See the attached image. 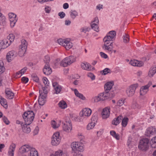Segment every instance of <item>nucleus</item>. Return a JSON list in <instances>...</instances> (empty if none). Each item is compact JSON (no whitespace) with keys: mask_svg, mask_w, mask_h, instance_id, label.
<instances>
[{"mask_svg":"<svg viewBox=\"0 0 156 156\" xmlns=\"http://www.w3.org/2000/svg\"><path fill=\"white\" fill-rule=\"evenodd\" d=\"M34 114L32 111L25 112L23 115V117L26 124L30 125L33 121Z\"/></svg>","mask_w":156,"mask_h":156,"instance_id":"nucleus-1","label":"nucleus"},{"mask_svg":"<svg viewBox=\"0 0 156 156\" xmlns=\"http://www.w3.org/2000/svg\"><path fill=\"white\" fill-rule=\"evenodd\" d=\"M76 61V58L73 56H70L65 58L60 63L61 66L65 67L69 66Z\"/></svg>","mask_w":156,"mask_h":156,"instance_id":"nucleus-2","label":"nucleus"},{"mask_svg":"<svg viewBox=\"0 0 156 156\" xmlns=\"http://www.w3.org/2000/svg\"><path fill=\"white\" fill-rule=\"evenodd\" d=\"M57 42L59 45L64 47L67 50L71 48L73 46L72 43L68 39L59 38L57 40Z\"/></svg>","mask_w":156,"mask_h":156,"instance_id":"nucleus-3","label":"nucleus"},{"mask_svg":"<svg viewBox=\"0 0 156 156\" xmlns=\"http://www.w3.org/2000/svg\"><path fill=\"white\" fill-rule=\"evenodd\" d=\"M27 43L24 39H22L21 41V44L19 46V55L22 57L25 54L26 51L27 47Z\"/></svg>","mask_w":156,"mask_h":156,"instance_id":"nucleus-4","label":"nucleus"},{"mask_svg":"<svg viewBox=\"0 0 156 156\" xmlns=\"http://www.w3.org/2000/svg\"><path fill=\"white\" fill-rule=\"evenodd\" d=\"M149 140L147 138H144L141 140L138 146L139 148L142 150L146 151L149 147Z\"/></svg>","mask_w":156,"mask_h":156,"instance_id":"nucleus-5","label":"nucleus"},{"mask_svg":"<svg viewBox=\"0 0 156 156\" xmlns=\"http://www.w3.org/2000/svg\"><path fill=\"white\" fill-rule=\"evenodd\" d=\"M60 141L59 133L58 132L54 133L52 137L51 144L53 146H57L59 144Z\"/></svg>","mask_w":156,"mask_h":156,"instance_id":"nucleus-6","label":"nucleus"},{"mask_svg":"<svg viewBox=\"0 0 156 156\" xmlns=\"http://www.w3.org/2000/svg\"><path fill=\"white\" fill-rule=\"evenodd\" d=\"M138 86V84L136 83L130 86L126 90L127 95L129 97L133 96L135 94L136 89Z\"/></svg>","mask_w":156,"mask_h":156,"instance_id":"nucleus-7","label":"nucleus"},{"mask_svg":"<svg viewBox=\"0 0 156 156\" xmlns=\"http://www.w3.org/2000/svg\"><path fill=\"white\" fill-rule=\"evenodd\" d=\"M62 128L65 132L69 133L72 129V125L70 120H66L62 122Z\"/></svg>","mask_w":156,"mask_h":156,"instance_id":"nucleus-8","label":"nucleus"},{"mask_svg":"<svg viewBox=\"0 0 156 156\" xmlns=\"http://www.w3.org/2000/svg\"><path fill=\"white\" fill-rule=\"evenodd\" d=\"M16 122V124H20L21 126L22 130L23 132L27 133L30 132L31 129L28 126L29 125L26 124V123L23 124V122L19 120H17Z\"/></svg>","mask_w":156,"mask_h":156,"instance_id":"nucleus-9","label":"nucleus"},{"mask_svg":"<svg viewBox=\"0 0 156 156\" xmlns=\"http://www.w3.org/2000/svg\"><path fill=\"white\" fill-rule=\"evenodd\" d=\"M8 15L10 21V26L12 27H13L18 20L16 17V15L13 13H9Z\"/></svg>","mask_w":156,"mask_h":156,"instance_id":"nucleus-10","label":"nucleus"},{"mask_svg":"<svg viewBox=\"0 0 156 156\" xmlns=\"http://www.w3.org/2000/svg\"><path fill=\"white\" fill-rule=\"evenodd\" d=\"M72 153L73 156H78V142H74L71 144Z\"/></svg>","mask_w":156,"mask_h":156,"instance_id":"nucleus-11","label":"nucleus"},{"mask_svg":"<svg viewBox=\"0 0 156 156\" xmlns=\"http://www.w3.org/2000/svg\"><path fill=\"white\" fill-rule=\"evenodd\" d=\"M17 53L14 50H12L9 51L6 55L7 59L8 62H10L16 57Z\"/></svg>","mask_w":156,"mask_h":156,"instance_id":"nucleus-12","label":"nucleus"},{"mask_svg":"<svg viewBox=\"0 0 156 156\" xmlns=\"http://www.w3.org/2000/svg\"><path fill=\"white\" fill-rule=\"evenodd\" d=\"M92 111L89 108H85L82 109L80 112V115H83L86 117H89L91 115Z\"/></svg>","mask_w":156,"mask_h":156,"instance_id":"nucleus-13","label":"nucleus"},{"mask_svg":"<svg viewBox=\"0 0 156 156\" xmlns=\"http://www.w3.org/2000/svg\"><path fill=\"white\" fill-rule=\"evenodd\" d=\"M110 108L109 106L104 108L101 113L102 117L103 119L107 118L109 116Z\"/></svg>","mask_w":156,"mask_h":156,"instance_id":"nucleus-14","label":"nucleus"},{"mask_svg":"<svg viewBox=\"0 0 156 156\" xmlns=\"http://www.w3.org/2000/svg\"><path fill=\"white\" fill-rule=\"evenodd\" d=\"M52 85L54 88V93L56 94L60 93L62 89V86L56 82L53 83Z\"/></svg>","mask_w":156,"mask_h":156,"instance_id":"nucleus-15","label":"nucleus"},{"mask_svg":"<svg viewBox=\"0 0 156 156\" xmlns=\"http://www.w3.org/2000/svg\"><path fill=\"white\" fill-rule=\"evenodd\" d=\"M81 66L83 69L88 71H92L95 69L94 67H93L89 63L87 62L81 63Z\"/></svg>","mask_w":156,"mask_h":156,"instance_id":"nucleus-16","label":"nucleus"},{"mask_svg":"<svg viewBox=\"0 0 156 156\" xmlns=\"http://www.w3.org/2000/svg\"><path fill=\"white\" fill-rule=\"evenodd\" d=\"M40 90H39L40 96L38 99V103L40 105L42 106L44 105L46 102V95H43L42 92H40Z\"/></svg>","mask_w":156,"mask_h":156,"instance_id":"nucleus-17","label":"nucleus"},{"mask_svg":"<svg viewBox=\"0 0 156 156\" xmlns=\"http://www.w3.org/2000/svg\"><path fill=\"white\" fill-rule=\"evenodd\" d=\"M129 64L133 66L140 67L144 65V63L142 62L136 60H131L129 62Z\"/></svg>","mask_w":156,"mask_h":156,"instance_id":"nucleus-18","label":"nucleus"},{"mask_svg":"<svg viewBox=\"0 0 156 156\" xmlns=\"http://www.w3.org/2000/svg\"><path fill=\"white\" fill-rule=\"evenodd\" d=\"M32 148H34L28 145H25L21 147L20 149V151L22 153H23L29 151L30 152Z\"/></svg>","mask_w":156,"mask_h":156,"instance_id":"nucleus-19","label":"nucleus"},{"mask_svg":"<svg viewBox=\"0 0 156 156\" xmlns=\"http://www.w3.org/2000/svg\"><path fill=\"white\" fill-rule=\"evenodd\" d=\"M113 85L114 82L113 81L108 82L105 85V91L108 93L110 90L112 89Z\"/></svg>","mask_w":156,"mask_h":156,"instance_id":"nucleus-20","label":"nucleus"},{"mask_svg":"<svg viewBox=\"0 0 156 156\" xmlns=\"http://www.w3.org/2000/svg\"><path fill=\"white\" fill-rule=\"evenodd\" d=\"M155 128L153 127L148 128L146 130L145 135L147 136H150L151 135L155 134Z\"/></svg>","mask_w":156,"mask_h":156,"instance_id":"nucleus-21","label":"nucleus"},{"mask_svg":"<svg viewBox=\"0 0 156 156\" xmlns=\"http://www.w3.org/2000/svg\"><path fill=\"white\" fill-rule=\"evenodd\" d=\"M44 73L46 75H49L51 74L52 70L48 64H45L43 69Z\"/></svg>","mask_w":156,"mask_h":156,"instance_id":"nucleus-22","label":"nucleus"},{"mask_svg":"<svg viewBox=\"0 0 156 156\" xmlns=\"http://www.w3.org/2000/svg\"><path fill=\"white\" fill-rule=\"evenodd\" d=\"M107 43L104 44L102 47V48L105 50H107L108 51L111 52V53L113 49V42H111L109 45H107Z\"/></svg>","mask_w":156,"mask_h":156,"instance_id":"nucleus-23","label":"nucleus"},{"mask_svg":"<svg viewBox=\"0 0 156 156\" xmlns=\"http://www.w3.org/2000/svg\"><path fill=\"white\" fill-rule=\"evenodd\" d=\"M149 91V89L145 86H142L140 89V96H144Z\"/></svg>","mask_w":156,"mask_h":156,"instance_id":"nucleus-24","label":"nucleus"},{"mask_svg":"<svg viewBox=\"0 0 156 156\" xmlns=\"http://www.w3.org/2000/svg\"><path fill=\"white\" fill-rule=\"evenodd\" d=\"M9 46V41L7 40L0 41V50L6 48Z\"/></svg>","mask_w":156,"mask_h":156,"instance_id":"nucleus-25","label":"nucleus"},{"mask_svg":"<svg viewBox=\"0 0 156 156\" xmlns=\"http://www.w3.org/2000/svg\"><path fill=\"white\" fill-rule=\"evenodd\" d=\"M15 148L16 145L12 143L10 145L8 152V155L9 156H14V152L15 151Z\"/></svg>","mask_w":156,"mask_h":156,"instance_id":"nucleus-26","label":"nucleus"},{"mask_svg":"<svg viewBox=\"0 0 156 156\" xmlns=\"http://www.w3.org/2000/svg\"><path fill=\"white\" fill-rule=\"evenodd\" d=\"M99 94L101 101H104L109 98L108 93L105 91V92L101 93Z\"/></svg>","mask_w":156,"mask_h":156,"instance_id":"nucleus-27","label":"nucleus"},{"mask_svg":"<svg viewBox=\"0 0 156 156\" xmlns=\"http://www.w3.org/2000/svg\"><path fill=\"white\" fill-rule=\"evenodd\" d=\"M123 117L122 115H119L117 118H115L112 121V123L113 125H117L121 122Z\"/></svg>","mask_w":156,"mask_h":156,"instance_id":"nucleus-28","label":"nucleus"},{"mask_svg":"<svg viewBox=\"0 0 156 156\" xmlns=\"http://www.w3.org/2000/svg\"><path fill=\"white\" fill-rule=\"evenodd\" d=\"M79 143L81 144L83 146V143H85V141L84 136L81 134L80 135L79 134ZM80 147V148L82 149H83V146Z\"/></svg>","mask_w":156,"mask_h":156,"instance_id":"nucleus-29","label":"nucleus"},{"mask_svg":"<svg viewBox=\"0 0 156 156\" xmlns=\"http://www.w3.org/2000/svg\"><path fill=\"white\" fill-rule=\"evenodd\" d=\"M5 93L6 97L7 98L9 99H12L13 98L14 94L12 91L8 90H5Z\"/></svg>","mask_w":156,"mask_h":156,"instance_id":"nucleus-30","label":"nucleus"},{"mask_svg":"<svg viewBox=\"0 0 156 156\" xmlns=\"http://www.w3.org/2000/svg\"><path fill=\"white\" fill-rule=\"evenodd\" d=\"M61 121L57 122L54 120H53L51 122V126L54 129H56L58 128L60 125Z\"/></svg>","mask_w":156,"mask_h":156,"instance_id":"nucleus-31","label":"nucleus"},{"mask_svg":"<svg viewBox=\"0 0 156 156\" xmlns=\"http://www.w3.org/2000/svg\"><path fill=\"white\" fill-rule=\"evenodd\" d=\"M156 73V67L151 68L149 71L148 76L150 77H152Z\"/></svg>","mask_w":156,"mask_h":156,"instance_id":"nucleus-32","label":"nucleus"},{"mask_svg":"<svg viewBox=\"0 0 156 156\" xmlns=\"http://www.w3.org/2000/svg\"><path fill=\"white\" fill-rule=\"evenodd\" d=\"M15 36L13 34H9L7 37V39L9 41V45L13 42L15 39Z\"/></svg>","mask_w":156,"mask_h":156,"instance_id":"nucleus-33","label":"nucleus"},{"mask_svg":"<svg viewBox=\"0 0 156 156\" xmlns=\"http://www.w3.org/2000/svg\"><path fill=\"white\" fill-rule=\"evenodd\" d=\"M5 17L0 13V25L4 26L5 24Z\"/></svg>","mask_w":156,"mask_h":156,"instance_id":"nucleus-34","label":"nucleus"},{"mask_svg":"<svg viewBox=\"0 0 156 156\" xmlns=\"http://www.w3.org/2000/svg\"><path fill=\"white\" fill-rule=\"evenodd\" d=\"M151 146L153 148H156V136L153 138L150 141Z\"/></svg>","mask_w":156,"mask_h":156,"instance_id":"nucleus-35","label":"nucleus"},{"mask_svg":"<svg viewBox=\"0 0 156 156\" xmlns=\"http://www.w3.org/2000/svg\"><path fill=\"white\" fill-rule=\"evenodd\" d=\"M110 133L114 138L117 140H119L120 139V136L118 133H116L113 130L110 131Z\"/></svg>","mask_w":156,"mask_h":156,"instance_id":"nucleus-36","label":"nucleus"},{"mask_svg":"<svg viewBox=\"0 0 156 156\" xmlns=\"http://www.w3.org/2000/svg\"><path fill=\"white\" fill-rule=\"evenodd\" d=\"M65 154L61 150H58L51 156H65Z\"/></svg>","mask_w":156,"mask_h":156,"instance_id":"nucleus-37","label":"nucleus"},{"mask_svg":"<svg viewBox=\"0 0 156 156\" xmlns=\"http://www.w3.org/2000/svg\"><path fill=\"white\" fill-rule=\"evenodd\" d=\"M58 105L59 107L62 109H65L67 107L66 103L63 101H60L58 103Z\"/></svg>","mask_w":156,"mask_h":156,"instance_id":"nucleus-38","label":"nucleus"},{"mask_svg":"<svg viewBox=\"0 0 156 156\" xmlns=\"http://www.w3.org/2000/svg\"><path fill=\"white\" fill-rule=\"evenodd\" d=\"M91 101L94 103H97L101 101L99 94L93 97L91 99Z\"/></svg>","mask_w":156,"mask_h":156,"instance_id":"nucleus-39","label":"nucleus"},{"mask_svg":"<svg viewBox=\"0 0 156 156\" xmlns=\"http://www.w3.org/2000/svg\"><path fill=\"white\" fill-rule=\"evenodd\" d=\"M132 107L133 109H140V108L141 107L136 101H134L133 102Z\"/></svg>","mask_w":156,"mask_h":156,"instance_id":"nucleus-40","label":"nucleus"},{"mask_svg":"<svg viewBox=\"0 0 156 156\" xmlns=\"http://www.w3.org/2000/svg\"><path fill=\"white\" fill-rule=\"evenodd\" d=\"M29 156H38L37 151L35 148H32L30 152Z\"/></svg>","mask_w":156,"mask_h":156,"instance_id":"nucleus-41","label":"nucleus"},{"mask_svg":"<svg viewBox=\"0 0 156 156\" xmlns=\"http://www.w3.org/2000/svg\"><path fill=\"white\" fill-rule=\"evenodd\" d=\"M91 27L92 29H94L95 31L96 32L99 31V27L98 25L95 23H93L91 24Z\"/></svg>","mask_w":156,"mask_h":156,"instance_id":"nucleus-42","label":"nucleus"},{"mask_svg":"<svg viewBox=\"0 0 156 156\" xmlns=\"http://www.w3.org/2000/svg\"><path fill=\"white\" fill-rule=\"evenodd\" d=\"M111 72V70L108 68H106L104 70L101 71V73L102 75H106L108 73H110Z\"/></svg>","mask_w":156,"mask_h":156,"instance_id":"nucleus-43","label":"nucleus"},{"mask_svg":"<svg viewBox=\"0 0 156 156\" xmlns=\"http://www.w3.org/2000/svg\"><path fill=\"white\" fill-rule=\"evenodd\" d=\"M5 69L4 66V63L2 61H0V73H3L5 71Z\"/></svg>","mask_w":156,"mask_h":156,"instance_id":"nucleus-44","label":"nucleus"},{"mask_svg":"<svg viewBox=\"0 0 156 156\" xmlns=\"http://www.w3.org/2000/svg\"><path fill=\"white\" fill-rule=\"evenodd\" d=\"M128 119L127 118H123L122 120V125L123 127H126L128 123Z\"/></svg>","mask_w":156,"mask_h":156,"instance_id":"nucleus-45","label":"nucleus"},{"mask_svg":"<svg viewBox=\"0 0 156 156\" xmlns=\"http://www.w3.org/2000/svg\"><path fill=\"white\" fill-rule=\"evenodd\" d=\"M107 35L113 39L116 35V32L114 31H110Z\"/></svg>","mask_w":156,"mask_h":156,"instance_id":"nucleus-46","label":"nucleus"},{"mask_svg":"<svg viewBox=\"0 0 156 156\" xmlns=\"http://www.w3.org/2000/svg\"><path fill=\"white\" fill-rule=\"evenodd\" d=\"M95 124L91 122L89 123L87 126V129L88 130H90L93 129L95 126Z\"/></svg>","mask_w":156,"mask_h":156,"instance_id":"nucleus-47","label":"nucleus"},{"mask_svg":"<svg viewBox=\"0 0 156 156\" xmlns=\"http://www.w3.org/2000/svg\"><path fill=\"white\" fill-rule=\"evenodd\" d=\"M97 119L98 118L97 115L96 114H94L91 118V122L96 124L97 122Z\"/></svg>","mask_w":156,"mask_h":156,"instance_id":"nucleus-48","label":"nucleus"},{"mask_svg":"<svg viewBox=\"0 0 156 156\" xmlns=\"http://www.w3.org/2000/svg\"><path fill=\"white\" fill-rule=\"evenodd\" d=\"M87 76L90 78L91 80H93L95 79V76L92 73L90 72L88 73L87 74Z\"/></svg>","mask_w":156,"mask_h":156,"instance_id":"nucleus-49","label":"nucleus"},{"mask_svg":"<svg viewBox=\"0 0 156 156\" xmlns=\"http://www.w3.org/2000/svg\"><path fill=\"white\" fill-rule=\"evenodd\" d=\"M1 105L4 107L5 108H7V102L6 100L4 98H3L2 100H1L0 102Z\"/></svg>","mask_w":156,"mask_h":156,"instance_id":"nucleus-50","label":"nucleus"},{"mask_svg":"<svg viewBox=\"0 0 156 156\" xmlns=\"http://www.w3.org/2000/svg\"><path fill=\"white\" fill-rule=\"evenodd\" d=\"M129 36L128 35L125 34V35L123 36L124 42L127 43L129 42Z\"/></svg>","mask_w":156,"mask_h":156,"instance_id":"nucleus-51","label":"nucleus"},{"mask_svg":"<svg viewBox=\"0 0 156 156\" xmlns=\"http://www.w3.org/2000/svg\"><path fill=\"white\" fill-rule=\"evenodd\" d=\"M47 86H45L44 87H42V90H40V92L42 93L43 94V95H46V94H47L48 93L47 91Z\"/></svg>","mask_w":156,"mask_h":156,"instance_id":"nucleus-52","label":"nucleus"},{"mask_svg":"<svg viewBox=\"0 0 156 156\" xmlns=\"http://www.w3.org/2000/svg\"><path fill=\"white\" fill-rule=\"evenodd\" d=\"M44 60V62L46 64H49V63L50 61V57L48 55L45 56Z\"/></svg>","mask_w":156,"mask_h":156,"instance_id":"nucleus-53","label":"nucleus"},{"mask_svg":"<svg viewBox=\"0 0 156 156\" xmlns=\"http://www.w3.org/2000/svg\"><path fill=\"white\" fill-rule=\"evenodd\" d=\"M32 77L34 81L37 82H39V78L36 74H33L32 75Z\"/></svg>","mask_w":156,"mask_h":156,"instance_id":"nucleus-54","label":"nucleus"},{"mask_svg":"<svg viewBox=\"0 0 156 156\" xmlns=\"http://www.w3.org/2000/svg\"><path fill=\"white\" fill-rule=\"evenodd\" d=\"M90 30V28L88 27H85L81 28L80 29L81 32L86 33L87 31H88Z\"/></svg>","mask_w":156,"mask_h":156,"instance_id":"nucleus-55","label":"nucleus"},{"mask_svg":"<svg viewBox=\"0 0 156 156\" xmlns=\"http://www.w3.org/2000/svg\"><path fill=\"white\" fill-rule=\"evenodd\" d=\"M113 39L110 37L109 36L107 35L103 39L104 42L106 41H112Z\"/></svg>","mask_w":156,"mask_h":156,"instance_id":"nucleus-56","label":"nucleus"},{"mask_svg":"<svg viewBox=\"0 0 156 156\" xmlns=\"http://www.w3.org/2000/svg\"><path fill=\"white\" fill-rule=\"evenodd\" d=\"M77 13L75 11H73L72 12L71 14H70L71 16V18L73 19H74L75 17L77 16Z\"/></svg>","mask_w":156,"mask_h":156,"instance_id":"nucleus-57","label":"nucleus"},{"mask_svg":"<svg viewBox=\"0 0 156 156\" xmlns=\"http://www.w3.org/2000/svg\"><path fill=\"white\" fill-rule=\"evenodd\" d=\"M46 13H49L51 9V8L50 6H46L44 9Z\"/></svg>","mask_w":156,"mask_h":156,"instance_id":"nucleus-58","label":"nucleus"},{"mask_svg":"<svg viewBox=\"0 0 156 156\" xmlns=\"http://www.w3.org/2000/svg\"><path fill=\"white\" fill-rule=\"evenodd\" d=\"M2 120L4 122L6 125H8L9 124L10 122L7 118L5 116H3Z\"/></svg>","mask_w":156,"mask_h":156,"instance_id":"nucleus-59","label":"nucleus"},{"mask_svg":"<svg viewBox=\"0 0 156 156\" xmlns=\"http://www.w3.org/2000/svg\"><path fill=\"white\" fill-rule=\"evenodd\" d=\"M43 81L44 83L46 86H48L49 84L47 78L44 77L43 78Z\"/></svg>","mask_w":156,"mask_h":156,"instance_id":"nucleus-60","label":"nucleus"},{"mask_svg":"<svg viewBox=\"0 0 156 156\" xmlns=\"http://www.w3.org/2000/svg\"><path fill=\"white\" fill-rule=\"evenodd\" d=\"M124 103V101L123 99L119 100L117 102V105L118 106H122Z\"/></svg>","mask_w":156,"mask_h":156,"instance_id":"nucleus-61","label":"nucleus"},{"mask_svg":"<svg viewBox=\"0 0 156 156\" xmlns=\"http://www.w3.org/2000/svg\"><path fill=\"white\" fill-rule=\"evenodd\" d=\"M58 15L60 17V18H64L66 16V14L63 12H61L58 13Z\"/></svg>","mask_w":156,"mask_h":156,"instance_id":"nucleus-62","label":"nucleus"},{"mask_svg":"<svg viewBox=\"0 0 156 156\" xmlns=\"http://www.w3.org/2000/svg\"><path fill=\"white\" fill-rule=\"evenodd\" d=\"M79 98H80L83 100H86V97L82 94L79 93Z\"/></svg>","mask_w":156,"mask_h":156,"instance_id":"nucleus-63","label":"nucleus"},{"mask_svg":"<svg viewBox=\"0 0 156 156\" xmlns=\"http://www.w3.org/2000/svg\"><path fill=\"white\" fill-rule=\"evenodd\" d=\"M21 80L23 82L25 83H26L28 81V79L25 77H23L22 78Z\"/></svg>","mask_w":156,"mask_h":156,"instance_id":"nucleus-64","label":"nucleus"}]
</instances>
